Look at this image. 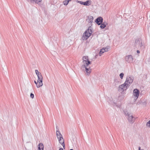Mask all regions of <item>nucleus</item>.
Here are the masks:
<instances>
[{
  "mask_svg": "<svg viewBox=\"0 0 150 150\" xmlns=\"http://www.w3.org/2000/svg\"><path fill=\"white\" fill-rule=\"evenodd\" d=\"M38 82H40V84H41L42 85H43L42 83V75H40V76H39L38 77Z\"/></svg>",
  "mask_w": 150,
  "mask_h": 150,
  "instance_id": "obj_14",
  "label": "nucleus"
},
{
  "mask_svg": "<svg viewBox=\"0 0 150 150\" xmlns=\"http://www.w3.org/2000/svg\"><path fill=\"white\" fill-rule=\"evenodd\" d=\"M44 146L42 143H40L38 146V150H43Z\"/></svg>",
  "mask_w": 150,
  "mask_h": 150,
  "instance_id": "obj_15",
  "label": "nucleus"
},
{
  "mask_svg": "<svg viewBox=\"0 0 150 150\" xmlns=\"http://www.w3.org/2000/svg\"><path fill=\"white\" fill-rule=\"evenodd\" d=\"M36 75L38 77L39 76H40V75H42L40 73L39 74H37Z\"/></svg>",
  "mask_w": 150,
  "mask_h": 150,
  "instance_id": "obj_27",
  "label": "nucleus"
},
{
  "mask_svg": "<svg viewBox=\"0 0 150 150\" xmlns=\"http://www.w3.org/2000/svg\"><path fill=\"white\" fill-rule=\"evenodd\" d=\"M108 102L110 103V104L112 105L116 104L115 103H114L112 100V98H108L107 100Z\"/></svg>",
  "mask_w": 150,
  "mask_h": 150,
  "instance_id": "obj_16",
  "label": "nucleus"
},
{
  "mask_svg": "<svg viewBox=\"0 0 150 150\" xmlns=\"http://www.w3.org/2000/svg\"><path fill=\"white\" fill-rule=\"evenodd\" d=\"M146 126L150 128V120L146 123Z\"/></svg>",
  "mask_w": 150,
  "mask_h": 150,
  "instance_id": "obj_21",
  "label": "nucleus"
},
{
  "mask_svg": "<svg viewBox=\"0 0 150 150\" xmlns=\"http://www.w3.org/2000/svg\"><path fill=\"white\" fill-rule=\"evenodd\" d=\"M100 25V28L101 29H103L106 26L105 25H104L102 23Z\"/></svg>",
  "mask_w": 150,
  "mask_h": 150,
  "instance_id": "obj_18",
  "label": "nucleus"
},
{
  "mask_svg": "<svg viewBox=\"0 0 150 150\" xmlns=\"http://www.w3.org/2000/svg\"><path fill=\"white\" fill-rule=\"evenodd\" d=\"M56 129H57V130H59V129L57 126L56 127Z\"/></svg>",
  "mask_w": 150,
  "mask_h": 150,
  "instance_id": "obj_31",
  "label": "nucleus"
},
{
  "mask_svg": "<svg viewBox=\"0 0 150 150\" xmlns=\"http://www.w3.org/2000/svg\"><path fill=\"white\" fill-rule=\"evenodd\" d=\"M71 0H67V1H69H69H71Z\"/></svg>",
  "mask_w": 150,
  "mask_h": 150,
  "instance_id": "obj_32",
  "label": "nucleus"
},
{
  "mask_svg": "<svg viewBox=\"0 0 150 150\" xmlns=\"http://www.w3.org/2000/svg\"><path fill=\"white\" fill-rule=\"evenodd\" d=\"M135 46L139 48H141L143 46L142 42L141 40L139 39H136L135 41Z\"/></svg>",
  "mask_w": 150,
  "mask_h": 150,
  "instance_id": "obj_4",
  "label": "nucleus"
},
{
  "mask_svg": "<svg viewBox=\"0 0 150 150\" xmlns=\"http://www.w3.org/2000/svg\"><path fill=\"white\" fill-rule=\"evenodd\" d=\"M133 81V79L131 77H127L125 83L123 84L120 85L118 87V91L123 92L124 90H126L129 87Z\"/></svg>",
  "mask_w": 150,
  "mask_h": 150,
  "instance_id": "obj_2",
  "label": "nucleus"
},
{
  "mask_svg": "<svg viewBox=\"0 0 150 150\" xmlns=\"http://www.w3.org/2000/svg\"><path fill=\"white\" fill-rule=\"evenodd\" d=\"M103 21V19L102 17H99L95 20V22L98 25H100Z\"/></svg>",
  "mask_w": 150,
  "mask_h": 150,
  "instance_id": "obj_9",
  "label": "nucleus"
},
{
  "mask_svg": "<svg viewBox=\"0 0 150 150\" xmlns=\"http://www.w3.org/2000/svg\"><path fill=\"white\" fill-rule=\"evenodd\" d=\"M59 150H64L62 148H61L59 149Z\"/></svg>",
  "mask_w": 150,
  "mask_h": 150,
  "instance_id": "obj_30",
  "label": "nucleus"
},
{
  "mask_svg": "<svg viewBox=\"0 0 150 150\" xmlns=\"http://www.w3.org/2000/svg\"><path fill=\"white\" fill-rule=\"evenodd\" d=\"M126 61L129 63L132 62L133 61V57L131 55H129L126 56L125 57Z\"/></svg>",
  "mask_w": 150,
  "mask_h": 150,
  "instance_id": "obj_7",
  "label": "nucleus"
},
{
  "mask_svg": "<svg viewBox=\"0 0 150 150\" xmlns=\"http://www.w3.org/2000/svg\"><path fill=\"white\" fill-rule=\"evenodd\" d=\"M42 0H35L34 2L38 4L39 2H41Z\"/></svg>",
  "mask_w": 150,
  "mask_h": 150,
  "instance_id": "obj_22",
  "label": "nucleus"
},
{
  "mask_svg": "<svg viewBox=\"0 0 150 150\" xmlns=\"http://www.w3.org/2000/svg\"><path fill=\"white\" fill-rule=\"evenodd\" d=\"M28 2H30L31 3H33L34 2L35 0H26Z\"/></svg>",
  "mask_w": 150,
  "mask_h": 150,
  "instance_id": "obj_24",
  "label": "nucleus"
},
{
  "mask_svg": "<svg viewBox=\"0 0 150 150\" xmlns=\"http://www.w3.org/2000/svg\"><path fill=\"white\" fill-rule=\"evenodd\" d=\"M137 53H139L140 52L139 50H137Z\"/></svg>",
  "mask_w": 150,
  "mask_h": 150,
  "instance_id": "obj_29",
  "label": "nucleus"
},
{
  "mask_svg": "<svg viewBox=\"0 0 150 150\" xmlns=\"http://www.w3.org/2000/svg\"><path fill=\"white\" fill-rule=\"evenodd\" d=\"M64 4L65 5H67L69 3V1L67 0H65L63 2Z\"/></svg>",
  "mask_w": 150,
  "mask_h": 150,
  "instance_id": "obj_19",
  "label": "nucleus"
},
{
  "mask_svg": "<svg viewBox=\"0 0 150 150\" xmlns=\"http://www.w3.org/2000/svg\"><path fill=\"white\" fill-rule=\"evenodd\" d=\"M34 83L36 84L37 88H39L42 86V85L41 84H40V82H38V81H34Z\"/></svg>",
  "mask_w": 150,
  "mask_h": 150,
  "instance_id": "obj_17",
  "label": "nucleus"
},
{
  "mask_svg": "<svg viewBox=\"0 0 150 150\" xmlns=\"http://www.w3.org/2000/svg\"><path fill=\"white\" fill-rule=\"evenodd\" d=\"M58 139L59 143L63 146V148L65 149L64 140L63 138L62 137V138H59Z\"/></svg>",
  "mask_w": 150,
  "mask_h": 150,
  "instance_id": "obj_11",
  "label": "nucleus"
},
{
  "mask_svg": "<svg viewBox=\"0 0 150 150\" xmlns=\"http://www.w3.org/2000/svg\"><path fill=\"white\" fill-rule=\"evenodd\" d=\"M70 150H74L72 149H70Z\"/></svg>",
  "mask_w": 150,
  "mask_h": 150,
  "instance_id": "obj_33",
  "label": "nucleus"
},
{
  "mask_svg": "<svg viewBox=\"0 0 150 150\" xmlns=\"http://www.w3.org/2000/svg\"><path fill=\"white\" fill-rule=\"evenodd\" d=\"M35 72L36 74H39L40 73V72L38 71V70H37V69L35 70Z\"/></svg>",
  "mask_w": 150,
  "mask_h": 150,
  "instance_id": "obj_25",
  "label": "nucleus"
},
{
  "mask_svg": "<svg viewBox=\"0 0 150 150\" xmlns=\"http://www.w3.org/2000/svg\"><path fill=\"white\" fill-rule=\"evenodd\" d=\"M108 48L107 47L103 48L102 49H101L100 52L99 54L101 56L102 54L104 52L108 51Z\"/></svg>",
  "mask_w": 150,
  "mask_h": 150,
  "instance_id": "obj_12",
  "label": "nucleus"
},
{
  "mask_svg": "<svg viewBox=\"0 0 150 150\" xmlns=\"http://www.w3.org/2000/svg\"><path fill=\"white\" fill-rule=\"evenodd\" d=\"M124 75V74L123 73H122L120 74V76L121 79H123Z\"/></svg>",
  "mask_w": 150,
  "mask_h": 150,
  "instance_id": "obj_20",
  "label": "nucleus"
},
{
  "mask_svg": "<svg viewBox=\"0 0 150 150\" xmlns=\"http://www.w3.org/2000/svg\"><path fill=\"white\" fill-rule=\"evenodd\" d=\"M87 17L86 21H88L89 26L83 34V37L84 36V35L85 36L84 37V38L83 39V40L87 39L90 36L92 33V28L91 26L92 25V24L93 22V16H88Z\"/></svg>",
  "mask_w": 150,
  "mask_h": 150,
  "instance_id": "obj_1",
  "label": "nucleus"
},
{
  "mask_svg": "<svg viewBox=\"0 0 150 150\" xmlns=\"http://www.w3.org/2000/svg\"><path fill=\"white\" fill-rule=\"evenodd\" d=\"M139 90L137 89L136 88L134 89L133 92V94L134 96H135L136 97H137V98L139 96Z\"/></svg>",
  "mask_w": 150,
  "mask_h": 150,
  "instance_id": "obj_10",
  "label": "nucleus"
},
{
  "mask_svg": "<svg viewBox=\"0 0 150 150\" xmlns=\"http://www.w3.org/2000/svg\"><path fill=\"white\" fill-rule=\"evenodd\" d=\"M30 97L31 98H33L34 97V94L32 93H31L30 94Z\"/></svg>",
  "mask_w": 150,
  "mask_h": 150,
  "instance_id": "obj_23",
  "label": "nucleus"
},
{
  "mask_svg": "<svg viewBox=\"0 0 150 150\" xmlns=\"http://www.w3.org/2000/svg\"><path fill=\"white\" fill-rule=\"evenodd\" d=\"M138 149H139V150H144L143 149H141V147L140 146L139 147Z\"/></svg>",
  "mask_w": 150,
  "mask_h": 150,
  "instance_id": "obj_28",
  "label": "nucleus"
},
{
  "mask_svg": "<svg viewBox=\"0 0 150 150\" xmlns=\"http://www.w3.org/2000/svg\"><path fill=\"white\" fill-rule=\"evenodd\" d=\"M88 65L83 64L82 67L85 69L87 74L89 75L91 72V69L90 67H88Z\"/></svg>",
  "mask_w": 150,
  "mask_h": 150,
  "instance_id": "obj_6",
  "label": "nucleus"
},
{
  "mask_svg": "<svg viewBox=\"0 0 150 150\" xmlns=\"http://www.w3.org/2000/svg\"><path fill=\"white\" fill-rule=\"evenodd\" d=\"M78 2L81 5L88 6L91 4V0H88L85 2L78 1Z\"/></svg>",
  "mask_w": 150,
  "mask_h": 150,
  "instance_id": "obj_8",
  "label": "nucleus"
},
{
  "mask_svg": "<svg viewBox=\"0 0 150 150\" xmlns=\"http://www.w3.org/2000/svg\"><path fill=\"white\" fill-rule=\"evenodd\" d=\"M125 115L127 116V119L129 123H133L135 121V118L132 114L129 113L126 110L124 111Z\"/></svg>",
  "mask_w": 150,
  "mask_h": 150,
  "instance_id": "obj_3",
  "label": "nucleus"
},
{
  "mask_svg": "<svg viewBox=\"0 0 150 150\" xmlns=\"http://www.w3.org/2000/svg\"><path fill=\"white\" fill-rule=\"evenodd\" d=\"M56 134L57 137L58 139L59 138H62V136L59 130H57L56 132Z\"/></svg>",
  "mask_w": 150,
  "mask_h": 150,
  "instance_id": "obj_13",
  "label": "nucleus"
},
{
  "mask_svg": "<svg viewBox=\"0 0 150 150\" xmlns=\"http://www.w3.org/2000/svg\"><path fill=\"white\" fill-rule=\"evenodd\" d=\"M82 60L83 64L89 65L91 64V62L88 60V57L87 56L83 57Z\"/></svg>",
  "mask_w": 150,
  "mask_h": 150,
  "instance_id": "obj_5",
  "label": "nucleus"
},
{
  "mask_svg": "<svg viewBox=\"0 0 150 150\" xmlns=\"http://www.w3.org/2000/svg\"><path fill=\"white\" fill-rule=\"evenodd\" d=\"M102 23H103V24L105 25L106 26L108 24L107 23L106 21H104V22H103Z\"/></svg>",
  "mask_w": 150,
  "mask_h": 150,
  "instance_id": "obj_26",
  "label": "nucleus"
}]
</instances>
